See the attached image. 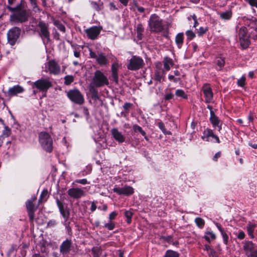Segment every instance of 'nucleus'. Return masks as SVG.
Here are the masks:
<instances>
[{"instance_id":"obj_1","label":"nucleus","mask_w":257,"mask_h":257,"mask_svg":"<svg viewBox=\"0 0 257 257\" xmlns=\"http://www.w3.org/2000/svg\"><path fill=\"white\" fill-rule=\"evenodd\" d=\"M7 8L9 11L13 13L10 17L11 22L17 24L23 23L28 21L29 15L22 2L15 7L7 6Z\"/></svg>"},{"instance_id":"obj_2","label":"nucleus","mask_w":257,"mask_h":257,"mask_svg":"<svg viewBox=\"0 0 257 257\" xmlns=\"http://www.w3.org/2000/svg\"><path fill=\"white\" fill-rule=\"evenodd\" d=\"M108 85L109 81L106 76L100 70L95 71L90 85V91L92 94V97H98L97 91L95 87H101Z\"/></svg>"},{"instance_id":"obj_3","label":"nucleus","mask_w":257,"mask_h":257,"mask_svg":"<svg viewBox=\"0 0 257 257\" xmlns=\"http://www.w3.org/2000/svg\"><path fill=\"white\" fill-rule=\"evenodd\" d=\"M149 27L151 32L159 33L164 29L163 20L157 14L151 15L149 20Z\"/></svg>"},{"instance_id":"obj_4","label":"nucleus","mask_w":257,"mask_h":257,"mask_svg":"<svg viewBox=\"0 0 257 257\" xmlns=\"http://www.w3.org/2000/svg\"><path fill=\"white\" fill-rule=\"evenodd\" d=\"M39 142L43 149L47 152L53 150V140L51 136L46 132H41L39 135Z\"/></svg>"},{"instance_id":"obj_5","label":"nucleus","mask_w":257,"mask_h":257,"mask_svg":"<svg viewBox=\"0 0 257 257\" xmlns=\"http://www.w3.org/2000/svg\"><path fill=\"white\" fill-rule=\"evenodd\" d=\"M145 66L144 60L138 56H133L126 65L127 68L132 71H136L143 68Z\"/></svg>"},{"instance_id":"obj_6","label":"nucleus","mask_w":257,"mask_h":257,"mask_svg":"<svg viewBox=\"0 0 257 257\" xmlns=\"http://www.w3.org/2000/svg\"><path fill=\"white\" fill-rule=\"evenodd\" d=\"M21 33V29L17 27H14L9 30L7 33L8 42L11 46H14L16 44Z\"/></svg>"},{"instance_id":"obj_7","label":"nucleus","mask_w":257,"mask_h":257,"mask_svg":"<svg viewBox=\"0 0 257 257\" xmlns=\"http://www.w3.org/2000/svg\"><path fill=\"white\" fill-rule=\"evenodd\" d=\"M68 97L73 102L78 104H82L84 101L81 93L77 89H72L67 93Z\"/></svg>"},{"instance_id":"obj_8","label":"nucleus","mask_w":257,"mask_h":257,"mask_svg":"<svg viewBox=\"0 0 257 257\" xmlns=\"http://www.w3.org/2000/svg\"><path fill=\"white\" fill-rule=\"evenodd\" d=\"M39 29V35L44 42L46 40L47 42L50 40V33L49 29V25L43 21H40L38 24Z\"/></svg>"},{"instance_id":"obj_9","label":"nucleus","mask_w":257,"mask_h":257,"mask_svg":"<svg viewBox=\"0 0 257 257\" xmlns=\"http://www.w3.org/2000/svg\"><path fill=\"white\" fill-rule=\"evenodd\" d=\"M89 55L91 58L96 59L97 63L101 66H107L109 64V60L107 58L106 56L104 53H99L98 55L92 51L91 50H89Z\"/></svg>"},{"instance_id":"obj_10","label":"nucleus","mask_w":257,"mask_h":257,"mask_svg":"<svg viewBox=\"0 0 257 257\" xmlns=\"http://www.w3.org/2000/svg\"><path fill=\"white\" fill-rule=\"evenodd\" d=\"M52 86L51 82L48 79H41L33 83V88L36 87L40 91L47 92Z\"/></svg>"},{"instance_id":"obj_11","label":"nucleus","mask_w":257,"mask_h":257,"mask_svg":"<svg viewBox=\"0 0 257 257\" xmlns=\"http://www.w3.org/2000/svg\"><path fill=\"white\" fill-rule=\"evenodd\" d=\"M48 71L51 74L58 75L61 72V67L54 60H50L47 63Z\"/></svg>"},{"instance_id":"obj_12","label":"nucleus","mask_w":257,"mask_h":257,"mask_svg":"<svg viewBox=\"0 0 257 257\" xmlns=\"http://www.w3.org/2000/svg\"><path fill=\"white\" fill-rule=\"evenodd\" d=\"M112 190L114 192L119 195L130 196L134 193V188L127 185H125L122 187L115 186Z\"/></svg>"},{"instance_id":"obj_13","label":"nucleus","mask_w":257,"mask_h":257,"mask_svg":"<svg viewBox=\"0 0 257 257\" xmlns=\"http://www.w3.org/2000/svg\"><path fill=\"white\" fill-rule=\"evenodd\" d=\"M56 202L57 206L59 208L60 214L64 218L65 221H67L70 216V211L67 207H64V203L59 199L58 197L56 198Z\"/></svg>"},{"instance_id":"obj_14","label":"nucleus","mask_w":257,"mask_h":257,"mask_svg":"<svg viewBox=\"0 0 257 257\" xmlns=\"http://www.w3.org/2000/svg\"><path fill=\"white\" fill-rule=\"evenodd\" d=\"M36 199V198H32L26 202V207L29 217L30 221L33 222L34 220L35 211L36 208L35 207L33 202Z\"/></svg>"},{"instance_id":"obj_15","label":"nucleus","mask_w":257,"mask_h":257,"mask_svg":"<svg viewBox=\"0 0 257 257\" xmlns=\"http://www.w3.org/2000/svg\"><path fill=\"white\" fill-rule=\"evenodd\" d=\"M101 29L97 26H93L85 30L88 38L91 40L96 39L101 32Z\"/></svg>"},{"instance_id":"obj_16","label":"nucleus","mask_w":257,"mask_h":257,"mask_svg":"<svg viewBox=\"0 0 257 257\" xmlns=\"http://www.w3.org/2000/svg\"><path fill=\"white\" fill-rule=\"evenodd\" d=\"M72 248V241L71 239H67L63 241L60 245V252L65 255L69 253Z\"/></svg>"},{"instance_id":"obj_17","label":"nucleus","mask_w":257,"mask_h":257,"mask_svg":"<svg viewBox=\"0 0 257 257\" xmlns=\"http://www.w3.org/2000/svg\"><path fill=\"white\" fill-rule=\"evenodd\" d=\"M202 91L205 98V102L207 103H210L212 100L213 94L209 84H204L202 87Z\"/></svg>"},{"instance_id":"obj_18","label":"nucleus","mask_w":257,"mask_h":257,"mask_svg":"<svg viewBox=\"0 0 257 257\" xmlns=\"http://www.w3.org/2000/svg\"><path fill=\"white\" fill-rule=\"evenodd\" d=\"M165 70L162 69L161 66L160 67L157 66L154 73V80L159 83H162L165 80Z\"/></svg>"},{"instance_id":"obj_19","label":"nucleus","mask_w":257,"mask_h":257,"mask_svg":"<svg viewBox=\"0 0 257 257\" xmlns=\"http://www.w3.org/2000/svg\"><path fill=\"white\" fill-rule=\"evenodd\" d=\"M68 194L74 199H79L85 195L84 191L79 188H72L67 191Z\"/></svg>"},{"instance_id":"obj_20","label":"nucleus","mask_w":257,"mask_h":257,"mask_svg":"<svg viewBox=\"0 0 257 257\" xmlns=\"http://www.w3.org/2000/svg\"><path fill=\"white\" fill-rule=\"evenodd\" d=\"M25 91V89L19 85H15L10 87L7 93L10 96H16L20 93H22Z\"/></svg>"},{"instance_id":"obj_21","label":"nucleus","mask_w":257,"mask_h":257,"mask_svg":"<svg viewBox=\"0 0 257 257\" xmlns=\"http://www.w3.org/2000/svg\"><path fill=\"white\" fill-rule=\"evenodd\" d=\"M119 68V65L117 62L113 63L111 67V77L113 81L115 82L116 84L118 82V70Z\"/></svg>"},{"instance_id":"obj_22","label":"nucleus","mask_w":257,"mask_h":257,"mask_svg":"<svg viewBox=\"0 0 257 257\" xmlns=\"http://www.w3.org/2000/svg\"><path fill=\"white\" fill-rule=\"evenodd\" d=\"M111 134L114 138L119 143H123L125 141V137L119 132L117 128H113Z\"/></svg>"},{"instance_id":"obj_23","label":"nucleus","mask_w":257,"mask_h":257,"mask_svg":"<svg viewBox=\"0 0 257 257\" xmlns=\"http://www.w3.org/2000/svg\"><path fill=\"white\" fill-rule=\"evenodd\" d=\"M210 121L214 126H218V130L220 131L221 129V125H219L220 120L218 117L215 114L213 111L210 112Z\"/></svg>"},{"instance_id":"obj_24","label":"nucleus","mask_w":257,"mask_h":257,"mask_svg":"<svg viewBox=\"0 0 257 257\" xmlns=\"http://www.w3.org/2000/svg\"><path fill=\"white\" fill-rule=\"evenodd\" d=\"M164 69L165 71H169L171 67H173L174 65L172 59L166 57L163 60Z\"/></svg>"},{"instance_id":"obj_25","label":"nucleus","mask_w":257,"mask_h":257,"mask_svg":"<svg viewBox=\"0 0 257 257\" xmlns=\"http://www.w3.org/2000/svg\"><path fill=\"white\" fill-rule=\"evenodd\" d=\"M184 33H179L177 34L175 37V43L178 48L180 49L182 48V45L184 43Z\"/></svg>"},{"instance_id":"obj_26","label":"nucleus","mask_w":257,"mask_h":257,"mask_svg":"<svg viewBox=\"0 0 257 257\" xmlns=\"http://www.w3.org/2000/svg\"><path fill=\"white\" fill-rule=\"evenodd\" d=\"M90 3L91 7L97 12H99L104 9L103 3L100 0L98 3L94 1H90Z\"/></svg>"},{"instance_id":"obj_27","label":"nucleus","mask_w":257,"mask_h":257,"mask_svg":"<svg viewBox=\"0 0 257 257\" xmlns=\"http://www.w3.org/2000/svg\"><path fill=\"white\" fill-rule=\"evenodd\" d=\"M215 225L222 235L224 243L227 245L228 242V236L227 234L222 228L220 224H219L218 223H216Z\"/></svg>"},{"instance_id":"obj_28","label":"nucleus","mask_w":257,"mask_h":257,"mask_svg":"<svg viewBox=\"0 0 257 257\" xmlns=\"http://www.w3.org/2000/svg\"><path fill=\"white\" fill-rule=\"evenodd\" d=\"M240 45L243 49H247L250 45V40L249 36L244 37L241 39H239Z\"/></svg>"},{"instance_id":"obj_29","label":"nucleus","mask_w":257,"mask_h":257,"mask_svg":"<svg viewBox=\"0 0 257 257\" xmlns=\"http://www.w3.org/2000/svg\"><path fill=\"white\" fill-rule=\"evenodd\" d=\"M246 24L249 29H252L257 33V20L255 18L247 20Z\"/></svg>"},{"instance_id":"obj_30","label":"nucleus","mask_w":257,"mask_h":257,"mask_svg":"<svg viewBox=\"0 0 257 257\" xmlns=\"http://www.w3.org/2000/svg\"><path fill=\"white\" fill-rule=\"evenodd\" d=\"M204 238L206 241L210 242L211 240H214L216 238V235L212 231H206L205 232Z\"/></svg>"},{"instance_id":"obj_31","label":"nucleus","mask_w":257,"mask_h":257,"mask_svg":"<svg viewBox=\"0 0 257 257\" xmlns=\"http://www.w3.org/2000/svg\"><path fill=\"white\" fill-rule=\"evenodd\" d=\"M214 134L212 130L207 128L204 130L203 133V136L202 137L203 140H205L206 141H208V138L209 137L213 138Z\"/></svg>"},{"instance_id":"obj_32","label":"nucleus","mask_w":257,"mask_h":257,"mask_svg":"<svg viewBox=\"0 0 257 257\" xmlns=\"http://www.w3.org/2000/svg\"><path fill=\"white\" fill-rule=\"evenodd\" d=\"M255 227V224H252L250 223H248L246 226L247 233L251 238H253L254 237L253 232Z\"/></svg>"},{"instance_id":"obj_33","label":"nucleus","mask_w":257,"mask_h":257,"mask_svg":"<svg viewBox=\"0 0 257 257\" xmlns=\"http://www.w3.org/2000/svg\"><path fill=\"white\" fill-rule=\"evenodd\" d=\"M133 104L130 102H126L123 105L124 111L121 112L122 116H125L129 113L130 108L133 106Z\"/></svg>"},{"instance_id":"obj_34","label":"nucleus","mask_w":257,"mask_h":257,"mask_svg":"<svg viewBox=\"0 0 257 257\" xmlns=\"http://www.w3.org/2000/svg\"><path fill=\"white\" fill-rule=\"evenodd\" d=\"M247 35V30L246 27H241L238 31V38L239 39H241L244 37H248Z\"/></svg>"},{"instance_id":"obj_35","label":"nucleus","mask_w":257,"mask_h":257,"mask_svg":"<svg viewBox=\"0 0 257 257\" xmlns=\"http://www.w3.org/2000/svg\"><path fill=\"white\" fill-rule=\"evenodd\" d=\"M48 197V192L47 189H44L42 192L40 199L39 200V203H41L43 202H45L47 201Z\"/></svg>"},{"instance_id":"obj_36","label":"nucleus","mask_w":257,"mask_h":257,"mask_svg":"<svg viewBox=\"0 0 257 257\" xmlns=\"http://www.w3.org/2000/svg\"><path fill=\"white\" fill-rule=\"evenodd\" d=\"M53 24L60 31L63 33L65 32V27L61 22L58 20H54Z\"/></svg>"},{"instance_id":"obj_37","label":"nucleus","mask_w":257,"mask_h":257,"mask_svg":"<svg viewBox=\"0 0 257 257\" xmlns=\"http://www.w3.org/2000/svg\"><path fill=\"white\" fill-rule=\"evenodd\" d=\"M32 9L35 12H40L41 9L37 5V0H29Z\"/></svg>"},{"instance_id":"obj_38","label":"nucleus","mask_w":257,"mask_h":257,"mask_svg":"<svg viewBox=\"0 0 257 257\" xmlns=\"http://www.w3.org/2000/svg\"><path fill=\"white\" fill-rule=\"evenodd\" d=\"M175 95L177 97H180L183 99H187V95L185 93L184 91L182 89H177L175 92Z\"/></svg>"},{"instance_id":"obj_39","label":"nucleus","mask_w":257,"mask_h":257,"mask_svg":"<svg viewBox=\"0 0 257 257\" xmlns=\"http://www.w3.org/2000/svg\"><path fill=\"white\" fill-rule=\"evenodd\" d=\"M164 257H179V253L172 250L166 251Z\"/></svg>"},{"instance_id":"obj_40","label":"nucleus","mask_w":257,"mask_h":257,"mask_svg":"<svg viewBox=\"0 0 257 257\" xmlns=\"http://www.w3.org/2000/svg\"><path fill=\"white\" fill-rule=\"evenodd\" d=\"M11 134V130L9 127L8 126H5L4 130L3 131L2 134L1 136L3 138H5L6 137H9Z\"/></svg>"},{"instance_id":"obj_41","label":"nucleus","mask_w":257,"mask_h":257,"mask_svg":"<svg viewBox=\"0 0 257 257\" xmlns=\"http://www.w3.org/2000/svg\"><path fill=\"white\" fill-rule=\"evenodd\" d=\"M134 213L131 211V210H126L124 212V215L127 218L126 222L128 224H130L132 222V218L133 215Z\"/></svg>"},{"instance_id":"obj_42","label":"nucleus","mask_w":257,"mask_h":257,"mask_svg":"<svg viewBox=\"0 0 257 257\" xmlns=\"http://www.w3.org/2000/svg\"><path fill=\"white\" fill-rule=\"evenodd\" d=\"M64 84L66 85H70L74 81V78L72 75H66L64 78Z\"/></svg>"},{"instance_id":"obj_43","label":"nucleus","mask_w":257,"mask_h":257,"mask_svg":"<svg viewBox=\"0 0 257 257\" xmlns=\"http://www.w3.org/2000/svg\"><path fill=\"white\" fill-rule=\"evenodd\" d=\"M244 250L248 251H252L253 250V243L252 241H248L243 246Z\"/></svg>"},{"instance_id":"obj_44","label":"nucleus","mask_w":257,"mask_h":257,"mask_svg":"<svg viewBox=\"0 0 257 257\" xmlns=\"http://www.w3.org/2000/svg\"><path fill=\"white\" fill-rule=\"evenodd\" d=\"M195 222L197 226H198L200 228H203L205 225L204 220L200 217L196 218L195 220Z\"/></svg>"},{"instance_id":"obj_45","label":"nucleus","mask_w":257,"mask_h":257,"mask_svg":"<svg viewBox=\"0 0 257 257\" xmlns=\"http://www.w3.org/2000/svg\"><path fill=\"white\" fill-rule=\"evenodd\" d=\"M231 16L232 13L231 12L229 11H226L220 14L221 18L224 20L230 19L231 17Z\"/></svg>"},{"instance_id":"obj_46","label":"nucleus","mask_w":257,"mask_h":257,"mask_svg":"<svg viewBox=\"0 0 257 257\" xmlns=\"http://www.w3.org/2000/svg\"><path fill=\"white\" fill-rule=\"evenodd\" d=\"M208 29L207 27H201L199 28L197 31V34L199 36H201L204 35L208 31Z\"/></svg>"},{"instance_id":"obj_47","label":"nucleus","mask_w":257,"mask_h":257,"mask_svg":"<svg viewBox=\"0 0 257 257\" xmlns=\"http://www.w3.org/2000/svg\"><path fill=\"white\" fill-rule=\"evenodd\" d=\"M186 35L187 37V39L189 40H191L194 39L196 35L192 30H188L186 32Z\"/></svg>"},{"instance_id":"obj_48","label":"nucleus","mask_w":257,"mask_h":257,"mask_svg":"<svg viewBox=\"0 0 257 257\" xmlns=\"http://www.w3.org/2000/svg\"><path fill=\"white\" fill-rule=\"evenodd\" d=\"M93 257H99L101 252L98 247H93L92 249Z\"/></svg>"},{"instance_id":"obj_49","label":"nucleus","mask_w":257,"mask_h":257,"mask_svg":"<svg viewBox=\"0 0 257 257\" xmlns=\"http://www.w3.org/2000/svg\"><path fill=\"white\" fill-rule=\"evenodd\" d=\"M237 84L240 87H244L245 85V77L242 76L237 81Z\"/></svg>"},{"instance_id":"obj_50","label":"nucleus","mask_w":257,"mask_h":257,"mask_svg":"<svg viewBox=\"0 0 257 257\" xmlns=\"http://www.w3.org/2000/svg\"><path fill=\"white\" fill-rule=\"evenodd\" d=\"M216 63L220 68H222L224 65L225 60L222 58H218L216 61Z\"/></svg>"},{"instance_id":"obj_51","label":"nucleus","mask_w":257,"mask_h":257,"mask_svg":"<svg viewBox=\"0 0 257 257\" xmlns=\"http://www.w3.org/2000/svg\"><path fill=\"white\" fill-rule=\"evenodd\" d=\"M104 227L107 228L109 230H112L114 228L115 224L113 222L110 221L108 223H105Z\"/></svg>"},{"instance_id":"obj_52","label":"nucleus","mask_w":257,"mask_h":257,"mask_svg":"<svg viewBox=\"0 0 257 257\" xmlns=\"http://www.w3.org/2000/svg\"><path fill=\"white\" fill-rule=\"evenodd\" d=\"M137 33L138 35H142L144 31L143 25L141 24H139L137 25Z\"/></svg>"},{"instance_id":"obj_53","label":"nucleus","mask_w":257,"mask_h":257,"mask_svg":"<svg viewBox=\"0 0 257 257\" xmlns=\"http://www.w3.org/2000/svg\"><path fill=\"white\" fill-rule=\"evenodd\" d=\"M57 224V222L55 220L51 219L50 220L47 225V227H54Z\"/></svg>"},{"instance_id":"obj_54","label":"nucleus","mask_w":257,"mask_h":257,"mask_svg":"<svg viewBox=\"0 0 257 257\" xmlns=\"http://www.w3.org/2000/svg\"><path fill=\"white\" fill-rule=\"evenodd\" d=\"M174 95L172 93H166L164 95V98L166 100H169L172 99Z\"/></svg>"},{"instance_id":"obj_55","label":"nucleus","mask_w":257,"mask_h":257,"mask_svg":"<svg viewBox=\"0 0 257 257\" xmlns=\"http://www.w3.org/2000/svg\"><path fill=\"white\" fill-rule=\"evenodd\" d=\"M134 6L137 9L138 12L140 13H144L145 12V9L143 7H140L136 2L135 3Z\"/></svg>"},{"instance_id":"obj_56","label":"nucleus","mask_w":257,"mask_h":257,"mask_svg":"<svg viewBox=\"0 0 257 257\" xmlns=\"http://www.w3.org/2000/svg\"><path fill=\"white\" fill-rule=\"evenodd\" d=\"M246 1L251 6L257 8V0H246Z\"/></svg>"},{"instance_id":"obj_57","label":"nucleus","mask_w":257,"mask_h":257,"mask_svg":"<svg viewBox=\"0 0 257 257\" xmlns=\"http://www.w3.org/2000/svg\"><path fill=\"white\" fill-rule=\"evenodd\" d=\"M168 79L170 80H173L175 83H177L180 80V78H175L174 76L172 75H169L168 76Z\"/></svg>"},{"instance_id":"obj_58","label":"nucleus","mask_w":257,"mask_h":257,"mask_svg":"<svg viewBox=\"0 0 257 257\" xmlns=\"http://www.w3.org/2000/svg\"><path fill=\"white\" fill-rule=\"evenodd\" d=\"M75 182L77 183H80L83 185H85L88 183L87 180L86 179H78L75 180Z\"/></svg>"},{"instance_id":"obj_59","label":"nucleus","mask_w":257,"mask_h":257,"mask_svg":"<svg viewBox=\"0 0 257 257\" xmlns=\"http://www.w3.org/2000/svg\"><path fill=\"white\" fill-rule=\"evenodd\" d=\"M109 9L111 11H113L117 10V7H116V6L114 5V4L113 3H112V2L110 3L109 4Z\"/></svg>"},{"instance_id":"obj_60","label":"nucleus","mask_w":257,"mask_h":257,"mask_svg":"<svg viewBox=\"0 0 257 257\" xmlns=\"http://www.w3.org/2000/svg\"><path fill=\"white\" fill-rule=\"evenodd\" d=\"M117 215V214L116 212H115V211L112 212L109 215V219L110 220H113V219H115V218L116 217Z\"/></svg>"},{"instance_id":"obj_61","label":"nucleus","mask_w":257,"mask_h":257,"mask_svg":"<svg viewBox=\"0 0 257 257\" xmlns=\"http://www.w3.org/2000/svg\"><path fill=\"white\" fill-rule=\"evenodd\" d=\"M133 130L134 131V132H136L137 131L140 132L141 131H142V128L140 126H139L137 124L134 125L133 126Z\"/></svg>"},{"instance_id":"obj_62","label":"nucleus","mask_w":257,"mask_h":257,"mask_svg":"<svg viewBox=\"0 0 257 257\" xmlns=\"http://www.w3.org/2000/svg\"><path fill=\"white\" fill-rule=\"evenodd\" d=\"M158 126L160 130L164 132L165 130L164 124L163 122L160 121L158 123Z\"/></svg>"},{"instance_id":"obj_63","label":"nucleus","mask_w":257,"mask_h":257,"mask_svg":"<svg viewBox=\"0 0 257 257\" xmlns=\"http://www.w3.org/2000/svg\"><path fill=\"white\" fill-rule=\"evenodd\" d=\"M245 233L243 231H241L239 232L237 237L240 239H243L245 237Z\"/></svg>"},{"instance_id":"obj_64","label":"nucleus","mask_w":257,"mask_h":257,"mask_svg":"<svg viewBox=\"0 0 257 257\" xmlns=\"http://www.w3.org/2000/svg\"><path fill=\"white\" fill-rule=\"evenodd\" d=\"M221 155V152H217V153H216V154H215V155L214 156V157H213V160L214 161H217L218 158H219V157H220Z\"/></svg>"}]
</instances>
